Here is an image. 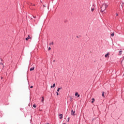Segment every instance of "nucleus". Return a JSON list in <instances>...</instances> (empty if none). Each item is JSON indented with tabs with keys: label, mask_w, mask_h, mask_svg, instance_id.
<instances>
[{
	"label": "nucleus",
	"mask_w": 124,
	"mask_h": 124,
	"mask_svg": "<svg viewBox=\"0 0 124 124\" xmlns=\"http://www.w3.org/2000/svg\"><path fill=\"white\" fill-rule=\"evenodd\" d=\"M111 36H114V33H112L111 34Z\"/></svg>",
	"instance_id": "obj_18"
},
{
	"label": "nucleus",
	"mask_w": 124,
	"mask_h": 124,
	"mask_svg": "<svg viewBox=\"0 0 124 124\" xmlns=\"http://www.w3.org/2000/svg\"><path fill=\"white\" fill-rule=\"evenodd\" d=\"M57 95H59V93L58 92H56Z\"/></svg>",
	"instance_id": "obj_22"
},
{
	"label": "nucleus",
	"mask_w": 124,
	"mask_h": 124,
	"mask_svg": "<svg viewBox=\"0 0 124 124\" xmlns=\"http://www.w3.org/2000/svg\"><path fill=\"white\" fill-rule=\"evenodd\" d=\"M43 6H44V7H45V6L44 5H43Z\"/></svg>",
	"instance_id": "obj_26"
},
{
	"label": "nucleus",
	"mask_w": 124,
	"mask_h": 124,
	"mask_svg": "<svg viewBox=\"0 0 124 124\" xmlns=\"http://www.w3.org/2000/svg\"><path fill=\"white\" fill-rule=\"evenodd\" d=\"M25 39L27 41H28V40H29V39H30V40H31V36H30V35H28V37L27 38H26Z\"/></svg>",
	"instance_id": "obj_2"
},
{
	"label": "nucleus",
	"mask_w": 124,
	"mask_h": 124,
	"mask_svg": "<svg viewBox=\"0 0 124 124\" xmlns=\"http://www.w3.org/2000/svg\"><path fill=\"white\" fill-rule=\"evenodd\" d=\"M107 7H108V5L106 3L103 4L102 7H101V11H102V12H104Z\"/></svg>",
	"instance_id": "obj_1"
},
{
	"label": "nucleus",
	"mask_w": 124,
	"mask_h": 124,
	"mask_svg": "<svg viewBox=\"0 0 124 124\" xmlns=\"http://www.w3.org/2000/svg\"><path fill=\"white\" fill-rule=\"evenodd\" d=\"M77 96H78V97H80V95H79V94H78V95H77Z\"/></svg>",
	"instance_id": "obj_21"
},
{
	"label": "nucleus",
	"mask_w": 124,
	"mask_h": 124,
	"mask_svg": "<svg viewBox=\"0 0 124 124\" xmlns=\"http://www.w3.org/2000/svg\"><path fill=\"white\" fill-rule=\"evenodd\" d=\"M122 53H123V51H119V55L121 56L122 55Z\"/></svg>",
	"instance_id": "obj_8"
},
{
	"label": "nucleus",
	"mask_w": 124,
	"mask_h": 124,
	"mask_svg": "<svg viewBox=\"0 0 124 124\" xmlns=\"http://www.w3.org/2000/svg\"><path fill=\"white\" fill-rule=\"evenodd\" d=\"M34 70V67H33L30 69V71H32Z\"/></svg>",
	"instance_id": "obj_5"
},
{
	"label": "nucleus",
	"mask_w": 124,
	"mask_h": 124,
	"mask_svg": "<svg viewBox=\"0 0 124 124\" xmlns=\"http://www.w3.org/2000/svg\"><path fill=\"white\" fill-rule=\"evenodd\" d=\"M93 10H94V8H92V9H91V11H92V12H93Z\"/></svg>",
	"instance_id": "obj_14"
},
{
	"label": "nucleus",
	"mask_w": 124,
	"mask_h": 124,
	"mask_svg": "<svg viewBox=\"0 0 124 124\" xmlns=\"http://www.w3.org/2000/svg\"><path fill=\"white\" fill-rule=\"evenodd\" d=\"M116 16H118V14H116Z\"/></svg>",
	"instance_id": "obj_28"
},
{
	"label": "nucleus",
	"mask_w": 124,
	"mask_h": 124,
	"mask_svg": "<svg viewBox=\"0 0 124 124\" xmlns=\"http://www.w3.org/2000/svg\"><path fill=\"white\" fill-rule=\"evenodd\" d=\"M65 124V123H64V124Z\"/></svg>",
	"instance_id": "obj_29"
},
{
	"label": "nucleus",
	"mask_w": 124,
	"mask_h": 124,
	"mask_svg": "<svg viewBox=\"0 0 124 124\" xmlns=\"http://www.w3.org/2000/svg\"><path fill=\"white\" fill-rule=\"evenodd\" d=\"M109 55H110V53L108 52L107 54L105 55V58H109Z\"/></svg>",
	"instance_id": "obj_4"
},
{
	"label": "nucleus",
	"mask_w": 124,
	"mask_h": 124,
	"mask_svg": "<svg viewBox=\"0 0 124 124\" xmlns=\"http://www.w3.org/2000/svg\"><path fill=\"white\" fill-rule=\"evenodd\" d=\"M68 120L69 121V118H68Z\"/></svg>",
	"instance_id": "obj_27"
},
{
	"label": "nucleus",
	"mask_w": 124,
	"mask_h": 124,
	"mask_svg": "<svg viewBox=\"0 0 124 124\" xmlns=\"http://www.w3.org/2000/svg\"><path fill=\"white\" fill-rule=\"evenodd\" d=\"M29 5H32V3H29Z\"/></svg>",
	"instance_id": "obj_17"
},
{
	"label": "nucleus",
	"mask_w": 124,
	"mask_h": 124,
	"mask_svg": "<svg viewBox=\"0 0 124 124\" xmlns=\"http://www.w3.org/2000/svg\"><path fill=\"white\" fill-rule=\"evenodd\" d=\"M68 122H69V120H68Z\"/></svg>",
	"instance_id": "obj_30"
},
{
	"label": "nucleus",
	"mask_w": 124,
	"mask_h": 124,
	"mask_svg": "<svg viewBox=\"0 0 124 124\" xmlns=\"http://www.w3.org/2000/svg\"><path fill=\"white\" fill-rule=\"evenodd\" d=\"M33 107L34 108H36V105H35V104L33 105Z\"/></svg>",
	"instance_id": "obj_12"
},
{
	"label": "nucleus",
	"mask_w": 124,
	"mask_h": 124,
	"mask_svg": "<svg viewBox=\"0 0 124 124\" xmlns=\"http://www.w3.org/2000/svg\"><path fill=\"white\" fill-rule=\"evenodd\" d=\"M60 90H61V88H59L57 90V92H60Z\"/></svg>",
	"instance_id": "obj_16"
},
{
	"label": "nucleus",
	"mask_w": 124,
	"mask_h": 124,
	"mask_svg": "<svg viewBox=\"0 0 124 124\" xmlns=\"http://www.w3.org/2000/svg\"><path fill=\"white\" fill-rule=\"evenodd\" d=\"M33 6H35V4H33Z\"/></svg>",
	"instance_id": "obj_25"
},
{
	"label": "nucleus",
	"mask_w": 124,
	"mask_h": 124,
	"mask_svg": "<svg viewBox=\"0 0 124 124\" xmlns=\"http://www.w3.org/2000/svg\"><path fill=\"white\" fill-rule=\"evenodd\" d=\"M50 50H51V47H48V51Z\"/></svg>",
	"instance_id": "obj_20"
},
{
	"label": "nucleus",
	"mask_w": 124,
	"mask_h": 124,
	"mask_svg": "<svg viewBox=\"0 0 124 124\" xmlns=\"http://www.w3.org/2000/svg\"><path fill=\"white\" fill-rule=\"evenodd\" d=\"M102 96H103V97H105V96H104V92H102Z\"/></svg>",
	"instance_id": "obj_11"
},
{
	"label": "nucleus",
	"mask_w": 124,
	"mask_h": 124,
	"mask_svg": "<svg viewBox=\"0 0 124 124\" xmlns=\"http://www.w3.org/2000/svg\"><path fill=\"white\" fill-rule=\"evenodd\" d=\"M55 86H56V84H53V86H51L50 87L52 88H55Z\"/></svg>",
	"instance_id": "obj_6"
},
{
	"label": "nucleus",
	"mask_w": 124,
	"mask_h": 124,
	"mask_svg": "<svg viewBox=\"0 0 124 124\" xmlns=\"http://www.w3.org/2000/svg\"><path fill=\"white\" fill-rule=\"evenodd\" d=\"M33 18H36V16H33Z\"/></svg>",
	"instance_id": "obj_23"
},
{
	"label": "nucleus",
	"mask_w": 124,
	"mask_h": 124,
	"mask_svg": "<svg viewBox=\"0 0 124 124\" xmlns=\"http://www.w3.org/2000/svg\"><path fill=\"white\" fill-rule=\"evenodd\" d=\"M42 103H43L44 102V97H42Z\"/></svg>",
	"instance_id": "obj_7"
},
{
	"label": "nucleus",
	"mask_w": 124,
	"mask_h": 124,
	"mask_svg": "<svg viewBox=\"0 0 124 124\" xmlns=\"http://www.w3.org/2000/svg\"><path fill=\"white\" fill-rule=\"evenodd\" d=\"M53 42H51L50 43V44H49L50 45H53Z\"/></svg>",
	"instance_id": "obj_15"
},
{
	"label": "nucleus",
	"mask_w": 124,
	"mask_h": 124,
	"mask_svg": "<svg viewBox=\"0 0 124 124\" xmlns=\"http://www.w3.org/2000/svg\"><path fill=\"white\" fill-rule=\"evenodd\" d=\"M71 115L75 116V111H73V109L71 110Z\"/></svg>",
	"instance_id": "obj_3"
},
{
	"label": "nucleus",
	"mask_w": 124,
	"mask_h": 124,
	"mask_svg": "<svg viewBox=\"0 0 124 124\" xmlns=\"http://www.w3.org/2000/svg\"><path fill=\"white\" fill-rule=\"evenodd\" d=\"M30 88H31V89H32L33 88V86H31Z\"/></svg>",
	"instance_id": "obj_19"
},
{
	"label": "nucleus",
	"mask_w": 124,
	"mask_h": 124,
	"mask_svg": "<svg viewBox=\"0 0 124 124\" xmlns=\"http://www.w3.org/2000/svg\"><path fill=\"white\" fill-rule=\"evenodd\" d=\"M78 93L77 92V93H75V95L76 96H77L78 95Z\"/></svg>",
	"instance_id": "obj_13"
},
{
	"label": "nucleus",
	"mask_w": 124,
	"mask_h": 124,
	"mask_svg": "<svg viewBox=\"0 0 124 124\" xmlns=\"http://www.w3.org/2000/svg\"><path fill=\"white\" fill-rule=\"evenodd\" d=\"M3 78H2V77H1V79H3Z\"/></svg>",
	"instance_id": "obj_24"
},
{
	"label": "nucleus",
	"mask_w": 124,
	"mask_h": 124,
	"mask_svg": "<svg viewBox=\"0 0 124 124\" xmlns=\"http://www.w3.org/2000/svg\"><path fill=\"white\" fill-rule=\"evenodd\" d=\"M53 62H55V61H53Z\"/></svg>",
	"instance_id": "obj_31"
},
{
	"label": "nucleus",
	"mask_w": 124,
	"mask_h": 124,
	"mask_svg": "<svg viewBox=\"0 0 124 124\" xmlns=\"http://www.w3.org/2000/svg\"><path fill=\"white\" fill-rule=\"evenodd\" d=\"M94 98H93L92 99V103H93V102H94Z\"/></svg>",
	"instance_id": "obj_9"
},
{
	"label": "nucleus",
	"mask_w": 124,
	"mask_h": 124,
	"mask_svg": "<svg viewBox=\"0 0 124 124\" xmlns=\"http://www.w3.org/2000/svg\"><path fill=\"white\" fill-rule=\"evenodd\" d=\"M60 119H62V114H60Z\"/></svg>",
	"instance_id": "obj_10"
}]
</instances>
